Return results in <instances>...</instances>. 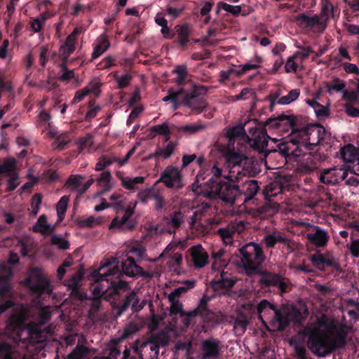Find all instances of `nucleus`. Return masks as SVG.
<instances>
[{"label": "nucleus", "mask_w": 359, "mask_h": 359, "mask_svg": "<svg viewBox=\"0 0 359 359\" xmlns=\"http://www.w3.org/2000/svg\"><path fill=\"white\" fill-rule=\"evenodd\" d=\"M195 284L196 280H189L184 281L183 285L175 289L172 292L169 294L168 298L179 299L182 294L187 292L188 290L194 287Z\"/></svg>", "instance_id": "43"}, {"label": "nucleus", "mask_w": 359, "mask_h": 359, "mask_svg": "<svg viewBox=\"0 0 359 359\" xmlns=\"http://www.w3.org/2000/svg\"><path fill=\"white\" fill-rule=\"evenodd\" d=\"M248 122V121H245L243 125L233 127L227 131V136L231 141H233V143L240 140L248 141V137H249L246 135V132L250 127L249 125H245V123Z\"/></svg>", "instance_id": "26"}, {"label": "nucleus", "mask_w": 359, "mask_h": 359, "mask_svg": "<svg viewBox=\"0 0 359 359\" xmlns=\"http://www.w3.org/2000/svg\"><path fill=\"white\" fill-rule=\"evenodd\" d=\"M277 329L284 330L290 323H297L301 320V313L292 306H284L279 309Z\"/></svg>", "instance_id": "12"}, {"label": "nucleus", "mask_w": 359, "mask_h": 359, "mask_svg": "<svg viewBox=\"0 0 359 359\" xmlns=\"http://www.w3.org/2000/svg\"><path fill=\"white\" fill-rule=\"evenodd\" d=\"M69 201V198L66 196H62L58 203H57V213L58 216V222H61L65 215L67 208V204Z\"/></svg>", "instance_id": "55"}, {"label": "nucleus", "mask_w": 359, "mask_h": 359, "mask_svg": "<svg viewBox=\"0 0 359 359\" xmlns=\"http://www.w3.org/2000/svg\"><path fill=\"white\" fill-rule=\"evenodd\" d=\"M104 222V218L101 216L90 215L76 219L77 226L81 229H88L98 226Z\"/></svg>", "instance_id": "29"}, {"label": "nucleus", "mask_w": 359, "mask_h": 359, "mask_svg": "<svg viewBox=\"0 0 359 359\" xmlns=\"http://www.w3.org/2000/svg\"><path fill=\"white\" fill-rule=\"evenodd\" d=\"M224 250L222 248L213 250L212 252V257L215 262L212 265V270L214 273L218 272L219 274H217L211 282V286L214 290H217L221 288H229L233 285L235 280L233 279L231 274L224 272V270H221L220 268L225 266V262L217 266V262H220L221 258L224 255Z\"/></svg>", "instance_id": "8"}, {"label": "nucleus", "mask_w": 359, "mask_h": 359, "mask_svg": "<svg viewBox=\"0 0 359 359\" xmlns=\"http://www.w3.org/2000/svg\"><path fill=\"white\" fill-rule=\"evenodd\" d=\"M83 177L80 175L71 176L67 181V186L72 189H76L79 192L81 188Z\"/></svg>", "instance_id": "61"}, {"label": "nucleus", "mask_w": 359, "mask_h": 359, "mask_svg": "<svg viewBox=\"0 0 359 359\" xmlns=\"http://www.w3.org/2000/svg\"><path fill=\"white\" fill-rule=\"evenodd\" d=\"M55 225L48 223L46 215H41L32 229L34 231L39 232L43 235H50L54 230Z\"/></svg>", "instance_id": "30"}, {"label": "nucleus", "mask_w": 359, "mask_h": 359, "mask_svg": "<svg viewBox=\"0 0 359 359\" xmlns=\"http://www.w3.org/2000/svg\"><path fill=\"white\" fill-rule=\"evenodd\" d=\"M245 125H249L248 131L252 134V137H248V142L255 149L265 153V156H268L271 153H276L274 149L276 148L268 149L269 140L276 143V138H271L263 129H258L257 119L249 120Z\"/></svg>", "instance_id": "7"}, {"label": "nucleus", "mask_w": 359, "mask_h": 359, "mask_svg": "<svg viewBox=\"0 0 359 359\" xmlns=\"http://www.w3.org/2000/svg\"><path fill=\"white\" fill-rule=\"evenodd\" d=\"M177 247V243H169L163 251L160 254L159 257L153 259L156 262L163 257L167 259L166 265L168 269L177 274H180L181 271V266L183 263V256L181 253L175 252Z\"/></svg>", "instance_id": "11"}, {"label": "nucleus", "mask_w": 359, "mask_h": 359, "mask_svg": "<svg viewBox=\"0 0 359 359\" xmlns=\"http://www.w3.org/2000/svg\"><path fill=\"white\" fill-rule=\"evenodd\" d=\"M302 145H298L294 144L293 142L289 140L287 142H283L277 145V149H275L282 156L287 158H296L299 157L302 155V152L300 149V147Z\"/></svg>", "instance_id": "18"}, {"label": "nucleus", "mask_w": 359, "mask_h": 359, "mask_svg": "<svg viewBox=\"0 0 359 359\" xmlns=\"http://www.w3.org/2000/svg\"><path fill=\"white\" fill-rule=\"evenodd\" d=\"M88 349L84 346H77L69 355V359H86Z\"/></svg>", "instance_id": "58"}, {"label": "nucleus", "mask_w": 359, "mask_h": 359, "mask_svg": "<svg viewBox=\"0 0 359 359\" xmlns=\"http://www.w3.org/2000/svg\"><path fill=\"white\" fill-rule=\"evenodd\" d=\"M136 205L137 203L135 201L130 202L125 210L124 215L121 219L114 218L109 228H117L121 231L130 229L133 226V223L130 220V217L133 215Z\"/></svg>", "instance_id": "16"}, {"label": "nucleus", "mask_w": 359, "mask_h": 359, "mask_svg": "<svg viewBox=\"0 0 359 359\" xmlns=\"http://www.w3.org/2000/svg\"><path fill=\"white\" fill-rule=\"evenodd\" d=\"M79 30L75 29L66 39L64 44H62L58 51L59 57L63 60L62 66L66 65L68 57L75 50V43Z\"/></svg>", "instance_id": "17"}, {"label": "nucleus", "mask_w": 359, "mask_h": 359, "mask_svg": "<svg viewBox=\"0 0 359 359\" xmlns=\"http://www.w3.org/2000/svg\"><path fill=\"white\" fill-rule=\"evenodd\" d=\"M50 307L36 303L34 307L22 304L15 307L14 313L8 320L6 334L15 341H39L41 326L50 319Z\"/></svg>", "instance_id": "1"}, {"label": "nucleus", "mask_w": 359, "mask_h": 359, "mask_svg": "<svg viewBox=\"0 0 359 359\" xmlns=\"http://www.w3.org/2000/svg\"><path fill=\"white\" fill-rule=\"evenodd\" d=\"M262 63V57L259 56H255L250 60H249L248 62H245V64H243L241 66V70L240 72L245 73L250 70L256 69L260 67Z\"/></svg>", "instance_id": "49"}, {"label": "nucleus", "mask_w": 359, "mask_h": 359, "mask_svg": "<svg viewBox=\"0 0 359 359\" xmlns=\"http://www.w3.org/2000/svg\"><path fill=\"white\" fill-rule=\"evenodd\" d=\"M182 172L178 168L168 166L161 173L157 182H163L168 188L180 189L182 186Z\"/></svg>", "instance_id": "14"}, {"label": "nucleus", "mask_w": 359, "mask_h": 359, "mask_svg": "<svg viewBox=\"0 0 359 359\" xmlns=\"http://www.w3.org/2000/svg\"><path fill=\"white\" fill-rule=\"evenodd\" d=\"M283 191V185L280 180H275L269 183L264 190L265 195L270 198L277 196Z\"/></svg>", "instance_id": "44"}, {"label": "nucleus", "mask_w": 359, "mask_h": 359, "mask_svg": "<svg viewBox=\"0 0 359 359\" xmlns=\"http://www.w3.org/2000/svg\"><path fill=\"white\" fill-rule=\"evenodd\" d=\"M24 283L38 297L50 296L53 292V287L48 278L38 269H32Z\"/></svg>", "instance_id": "9"}, {"label": "nucleus", "mask_w": 359, "mask_h": 359, "mask_svg": "<svg viewBox=\"0 0 359 359\" xmlns=\"http://www.w3.org/2000/svg\"><path fill=\"white\" fill-rule=\"evenodd\" d=\"M177 32L180 44L182 46H186L189 42V36L191 32L189 26L188 25H184L177 29Z\"/></svg>", "instance_id": "51"}, {"label": "nucleus", "mask_w": 359, "mask_h": 359, "mask_svg": "<svg viewBox=\"0 0 359 359\" xmlns=\"http://www.w3.org/2000/svg\"><path fill=\"white\" fill-rule=\"evenodd\" d=\"M177 143L170 142L165 147L157 149L151 156H161L163 158H169L174 152Z\"/></svg>", "instance_id": "46"}, {"label": "nucleus", "mask_w": 359, "mask_h": 359, "mask_svg": "<svg viewBox=\"0 0 359 359\" xmlns=\"http://www.w3.org/2000/svg\"><path fill=\"white\" fill-rule=\"evenodd\" d=\"M307 133V128L294 132L292 133V136L290 137V140L293 142L294 144H298V145H302L305 147H308V141L306 140V137H304V133Z\"/></svg>", "instance_id": "53"}, {"label": "nucleus", "mask_w": 359, "mask_h": 359, "mask_svg": "<svg viewBox=\"0 0 359 359\" xmlns=\"http://www.w3.org/2000/svg\"><path fill=\"white\" fill-rule=\"evenodd\" d=\"M118 260L114 257L110 260H106L101 266L94 270L91 275L94 278L95 284L92 290L95 297L103 295L107 289L116 285V280L119 278L122 273L133 277L136 275L148 277L149 274L144 273L142 269L137 265L133 259L128 257L122 263V271L118 266Z\"/></svg>", "instance_id": "3"}, {"label": "nucleus", "mask_w": 359, "mask_h": 359, "mask_svg": "<svg viewBox=\"0 0 359 359\" xmlns=\"http://www.w3.org/2000/svg\"><path fill=\"white\" fill-rule=\"evenodd\" d=\"M300 95L299 89H293L290 90L287 95L282 96L278 101L280 104H289L296 100Z\"/></svg>", "instance_id": "54"}, {"label": "nucleus", "mask_w": 359, "mask_h": 359, "mask_svg": "<svg viewBox=\"0 0 359 359\" xmlns=\"http://www.w3.org/2000/svg\"><path fill=\"white\" fill-rule=\"evenodd\" d=\"M19 353L6 344L0 341V359H20Z\"/></svg>", "instance_id": "40"}, {"label": "nucleus", "mask_w": 359, "mask_h": 359, "mask_svg": "<svg viewBox=\"0 0 359 359\" xmlns=\"http://www.w3.org/2000/svg\"><path fill=\"white\" fill-rule=\"evenodd\" d=\"M210 210V205L207 203H202L201 205L194 212V215L191 218L189 222L190 228L193 229H198L201 217L208 214Z\"/></svg>", "instance_id": "31"}, {"label": "nucleus", "mask_w": 359, "mask_h": 359, "mask_svg": "<svg viewBox=\"0 0 359 359\" xmlns=\"http://www.w3.org/2000/svg\"><path fill=\"white\" fill-rule=\"evenodd\" d=\"M260 283L265 286H277L282 292L285 291L286 285L283 280L278 276L271 273H262L260 276Z\"/></svg>", "instance_id": "24"}, {"label": "nucleus", "mask_w": 359, "mask_h": 359, "mask_svg": "<svg viewBox=\"0 0 359 359\" xmlns=\"http://www.w3.org/2000/svg\"><path fill=\"white\" fill-rule=\"evenodd\" d=\"M334 11L333 6L329 2H325L321 9L320 14L318 15L320 18L321 28L324 29L326 27V22L333 17Z\"/></svg>", "instance_id": "41"}, {"label": "nucleus", "mask_w": 359, "mask_h": 359, "mask_svg": "<svg viewBox=\"0 0 359 359\" xmlns=\"http://www.w3.org/2000/svg\"><path fill=\"white\" fill-rule=\"evenodd\" d=\"M170 303V313L171 314H180L181 316L184 315L182 311V304L180 302L179 299L177 298H168Z\"/></svg>", "instance_id": "60"}, {"label": "nucleus", "mask_w": 359, "mask_h": 359, "mask_svg": "<svg viewBox=\"0 0 359 359\" xmlns=\"http://www.w3.org/2000/svg\"><path fill=\"white\" fill-rule=\"evenodd\" d=\"M306 140L308 141V147L319 144L325 138V129L322 126H315L307 128V133H304Z\"/></svg>", "instance_id": "22"}, {"label": "nucleus", "mask_w": 359, "mask_h": 359, "mask_svg": "<svg viewBox=\"0 0 359 359\" xmlns=\"http://www.w3.org/2000/svg\"><path fill=\"white\" fill-rule=\"evenodd\" d=\"M306 237L311 244L318 248L325 246L330 238L327 231L317 226L307 233Z\"/></svg>", "instance_id": "19"}, {"label": "nucleus", "mask_w": 359, "mask_h": 359, "mask_svg": "<svg viewBox=\"0 0 359 359\" xmlns=\"http://www.w3.org/2000/svg\"><path fill=\"white\" fill-rule=\"evenodd\" d=\"M189 252L195 267L203 268L208 264V255L201 245L192 246Z\"/></svg>", "instance_id": "21"}, {"label": "nucleus", "mask_w": 359, "mask_h": 359, "mask_svg": "<svg viewBox=\"0 0 359 359\" xmlns=\"http://www.w3.org/2000/svg\"><path fill=\"white\" fill-rule=\"evenodd\" d=\"M259 185L256 180L245 181L242 186V191L245 196V201L252 199L258 192Z\"/></svg>", "instance_id": "38"}, {"label": "nucleus", "mask_w": 359, "mask_h": 359, "mask_svg": "<svg viewBox=\"0 0 359 359\" xmlns=\"http://www.w3.org/2000/svg\"><path fill=\"white\" fill-rule=\"evenodd\" d=\"M177 130L187 134H194L204 128V126L198 123L176 126Z\"/></svg>", "instance_id": "50"}, {"label": "nucleus", "mask_w": 359, "mask_h": 359, "mask_svg": "<svg viewBox=\"0 0 359 359\" xmlns=\"http://www.w3.org/2000/svg\"><path fill=\"white\" fill-rule=\"evenodd\" d=\"M239 251L242 257L238 265L245 270L247 275H252L264 261L262 248L257 243L250 242L241 248Z\"/></svg>", "instance_id": "6"}, {"label": "nucleus", "mask_w": 359, "mask_h": 359, "mask_svg": "<svg viewBox=\"0 0 359 359\" xmlns=\"http://www.w3.org/2000/svg\"><path fill=\"white\" fill-rule=\"evenodd\" d=\"M13 276L12 269L6 263L0 264V296L8 293L11 290L8 280Z\"/></svg>", "instance_id": "23"}, {"label": "nucleus", "mask_w": 359, "mask_h": 359, "mask_svg": "<svg viewBox=\"0 0 359 359\" xmlns=\"http://www.w3.org/2000/svg\"><path fill=\"white\" fill-rule=\"evenodd\" d=\"M116 175L121 180L122 186L128 190L135 189L137 184H142L144 181V177L137 176L135 177H130L125 176L123 172L121 171L116 172Z\"/></svg>", "instance_id": "27"}, {"label": "nucleus", "mask_w": 359, "mask_h": 359, "mask_svg": "<svg viewBox=\"0 0 359 359\" xmlns=\"http://www.w3.org/2000/svg\"><path fill=\"white\" fill-rule=\"evenodd\" d=\"M266 247L273 248L278 243L288 245V238L280 233H273L264 236L263 238Z\"/></svg>", "instance_id": "33"}, {"label": "nucleus", "mask_w": 359, "mask_h": 359, "mask_svg": "<svg viewBox=\"0 0 359 359\" xmlns=\"http://www.w3.org/2000/svg\"><path fill=\"white\" fill-rule=\"evenodd\" d=\"M185 104L198 112L202 111L207 105L205 100L198 96L186 97Z\"/></svg>", "instance_id": "37"}, {"label": "nucleus", "mask_w": 359, "mask_h": 359, "mask_svg": "<svg viewBox=\"0 0 359 359\" xmlns=\"http://www.w3.org/2000/svg\"><path fill=\"white\" fill-rule=\"evenodd\" d=\"M302 334L307 337V344L311 352L319 357H325L344 344L337 321L324 314L316 322L307 324Z\"/></svg>", "instance_id": "2"}, {"label": "nucleus", "mask_w": 359, "mask_h": 359, "mask_svg": "<svg viewBox=\"0 0 359 359\" xmlns=\"http://www.w3.org/2000/svg\"><path fill=\"white\" fill-rule=\"evenodd\" d=\"M173 72L177 74L176 79V83L178 85H181L187 77V67L184 65L178 66L174 70Z\"/></svg>", "instance_id": "64"}, {"label": "nucleus", "mask_w": 359, "mask_h": 359, "mask_svg": "<svg viewBox=\"0 0 359 359\" xmlns=\"http://www.w3.org/2000/svg\"><path fill=\"white\" fill-rule=\"evenodd\" d=\"M259 319L264 325L266 320L271 322L277 328L278 318H280L279 310L266 299L262 300L257 306Z\"/></svg>", "instance_id": "13"}, {"label": "nucleus", "mask_w": 359, "mask_h": 359, "mask_svg": "<svg viewBox=\"0 0 359 359\" xmlns=\"http://www.w3.org/2000/svg\"><path fill=\"white\" fill-rule=\"evenodd\" d=\"M255 92L252 88H243L241 93L235 95V96H230L227 97V100L225 101L226 103H231L233 102L238 100H245L250 97H254Z\"/></svg>", "instance_id": "47"}, {"label": "nucleus", "mask_w": 359, "mask_h": 359, "mask_svg": "<svg viewBox=\"0 0 359 359\" xmlns=\"http://www.w3.org/2000/svg\"><path fill=\"white\" fill-rule=\"evenodd\" d=\"M170 128L167 122L153 126L150 128V137L154 138L157 135L164 136V140L168 142L170 138Z\"/></svg>", "instance_id": "34"}, {"label": "nucleus", "mask_w": 359, "mask_h": 359, "mask_svg": "<svg viewBox=\"0 0 359 359\" xmlns=\"http://www.w3.org/2000/svg\"><path fill=\"white\" fill-rule=\"evenodd\" d=\"M348 173L344 168L334 167L323 170L320 175V180L325 184H337L341 180H346Z\"/></svg>", "instance_id": "15"}, {"label": "nucleus", "mask_w": 359, "mask_h": 359, "mask_svg": "<svg viewBox=\"0 0 359 359\" xmlns=\"http://www.w3.org/2000/svg\"><path fill=\"white\" fill-rule=\"evenodd\" d=\"M202 359H215L219 355V343L215 339L205 340L202 344Z\"/></svg>", "instance_id": "25"}, {"label": "nucleus", "mask_w": 359, "mask_h": 359, "mask_svg": "<svg viewBox=\"0 0 359 359\" xmlns=\"http://www.w3.org/2000/svg\"><path fill=\"white\" fill-rule=\"evenodd\" d=\"M340 154L345 163L353 164L358 159L359 151L353 145L347 144L341 148Z\"/></svg>", "instance_id": "28"}, {"label": "nucleus", "mask_w": 359, "mask_h": 359, "mask_svg": "<svg viewBox=\"0 0 359 359\" xmlns=\"http://www.w3.org/2000/svg\"><path fill=\"white\" fill-rule=\"evenodd\" d=\"M147 301H142L140 302L135 292H130L126 297L123 304V308L131 307L134 311H138L141 310L147 303Z\"/></svg>", "instance_id": "35"}, {"label": "nucleus", "mask_w": 359, "mask_h": 359, "mask_svg": "<svg viewBox=\"0 0 359 359\" xmlns=\"http://www.w3.org/2000/svg\"><path fill=\"white\" fill-rule=\"evenodd\" d=\"M217 234L220 236L226 245H230L233 243V230L230 226L226 228H220L217 230Z\"/></svg>", "instance_id": "48"}, {"label": "nucleus", "mask_w": 359, "mask_h": 359, "mask_svg": "<svg viewBox=\"0 0 359 359\" xmlns=\"http://www.w3.org/2000/svg\"><path fill=\"white\" fill-rule=\"evenodd\" d=\"M152 201H154V208L156 210H161L165 206V201L163 196L158 192L155 191L154 194L152 195Z\"/></svg>", "instance_id": "62"}, {"label": "nucleus", "mask_w": 359, "mask_h": 359, "mask_svg": "<svg viewBox=\"0 0 359 359\" xmlns=\"http://www.w3.org/2000/svg\"><path fill=\"white\" fill-rule=\"evenodd\" d=\"M16 161L14 158H8L0 165V172L11 175L15 174Z\"/></svg>", "instance_id": "52"}, {"label": "nucleus", "mask_w": 359, "mask_h": 359, "mask_svg": "<svg viewBox=\"0 0 359 359\" xmlns=\"http://www.w3.org/2000/svg\"><path fill=\"white\" fill-rule=\"evenodd\" d=\"M240 194L241 191L238 186L231 184L229 182H219L212 186L210 192L207 194L209 197H218L230 203H233Z\"/></svg>", "instance_id": "10"}, {"label": "nucleus", "mask_w": 359, "mask_h": 359, "mask_svg": "<svg viewBox=\"0 0 359 359\" xmlns=\"http://www.w3.org/2000/svg\"><path fill=\"white\" fill-rule=\"evenodd\" d=\"M226 164L223 170L214 165L211 169V173L214 177H223L230 182H236L242 179L245 175L241 163L245 159V156L235 151L229 150L224 155Z\"/></svg>", "instance_id": "5"}, {"label": "nucleus", "mask_w": 359, "mask_h": 359, "mask_svg": "<svg viewBox=\"0 0 359 359\" xmlns=\"http://www.w3.org/2000/svg\"><path fill=\"white\" fill-rule=\"evenodd\" d=\"M218 8L233 15H238L241 11L240 6H232L224 2H219L217 4Z\"/></svg>", "instance_id": "63"}, {"label": "nucleus", "mask_w": 359, "mask_h": 359, "mask_svg": "<svg viewBox=\"0 0 359 359\" xmlns=\"http://www.w3.org/2000/svg\"><path fill=\"white\" fill-rule=\"evenodd\" d=\"M136 147H134L132 148L126 154V157L121 160L116 157H107L106 156H102L100 158H99L97 163L95 166V170L97 171H102L106 167L109 166L110 165L113 164L114 163H118L119 165L122 166L130 158V157L133 154V153L135 151Z\"/></svg>", "instance_id": "20"}, {"label": "nucleus", "mask_w": 359, "mask_h": 359, "mask_svg": "<svg viewBox=\"0 0 359 359\" xmlns=\"http://www.w3.org/2000/svg\"><path fill=\"white\" fill-rule=\"evenodd\" d=\"M109 47V42L108 41L105 35H101L97 39V43L94 48V50L92 53L93 59L97 58L102 53H104Z\"/></svg>", "instance_id": "39"}, {"label": "nucleus", "mask_w": 359, "mask_h": 359, "mask_svg": "<svg viewBox=\"0 0 359 359\" xmlns=\"http://www.w3.org/2000/svg\"><path fill=\"white\" fill-rule=\"evenodd\" d=\"M185 217L184 214L177 211L171 215L169 222H168L169 225L177 228L181 226V224L184 222Z\"/></svg>", "instance_id": "57"}, {"label": "nucleus", "mask_w": 359, "mask_h": 359, "mask_svg": "<svg viewBox=\"0 0 359 359\" xmlns=\"http://www.w3.org/2000/svg\"><path fill=\"white\" fill-rule=\"evenodd\" d=\"M163 320V318L152 313L151 322L149 324V328L153 332L150 340L148 341H137L135 346L133 347L135 352L140 354V357H142L143 352L145 353L148 351L153 353L151 357L156 356L158 353L159 347L165 346L168 344L170 341L168 332L172 328L165 327L164 330L156 332V330L161 328Z\"/></svg>", "instance_id": "4"}, {"label": "nucleus", "mask_w": 359, "mask_h": 359, "mask_svg": "<svg viewBox=\"0 0 359 359\" xmlns=\"http://www.w3.org/2000/svg\"><path fill=\"white\" fill-rule=\"evenodd\" d=\"M306 103L311 106L318 118H323L328 116L329 108L327 106L319 104L316 100H307Z\"/></svg>", "instance_id": "42"}, {"label": "nucleus", "mask_w": 359, "mask_h": 359, "mask_svg": "<svg viewBox=\"0 0 359 359\" xmlns=\"http://www.w3.org/2000/svg\"><path fill=\"white\" fill-rule=\"evenodd\" d=\"M302 62L298 60L297 57H294V55L290 57L285 65V69L287 73L295 72L297 67Z\"/></svg>", "instance_id": "59"}, {"label": "nucleus", "mask_w": 359, "mask_h": 359, "mask_svg": "<svg viewBox=\"0 0 359 359\" xmlns=\"http://www.w3.org/2000/svg\"><path fill=\"white\" fill-rule=\"evenodd\" d=\"M111 175L109 171L102 172L99 177L97 179V184L101 189V191L98 193V195H102L104 192L109 191L112 187L111 183Z\"/></svg>", "instance_id": "36"}, {"label": "nucleus", "mask_w": 359, "mask_h": 359, "mask_svg": "<svg viewBox=\"0 0 359 359\" xmlns=\"http://www.w3.org/2000/svg\"><path fill=\"white\" fill-rule=\"evenodd\" d=\"M296 21L299 25L304 27H314L316 25L321 27L320 18L317 15L309 16L302 13L296 17Z\"/></svg>", "instance_id": "32"}, {"label": "nucleus", "mask_w": 359, "mask_h": 359, "mask_svg": "<svg viewBox=\"0 0 359 359\" xmlns=\"http://www.w3.org/2000/svg\"><path fill=\"white\" fill-rule=\"evenodd\" d=\"M248 321L245 318H236L233 323V330L236 335L243 334L247 327Z\"/></svg>", "instance_id": "56"}, {"label": "nucleus", "mask_w": 359, "mask_h": 359, "mask_svg": "<svg viewBox=\"0 0 359 359\" xmlns=\"http://www.w3.org/2000/svg\"><path fill=\"white\" fill-rule=\"evenodd\" d=\"M93 141L90 135H87L81 137L76 142L77 147L79 152L86 151L90 153L93 147Z\"/></svg>", "instance_id": "45"}]
</instances>
